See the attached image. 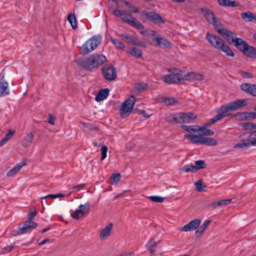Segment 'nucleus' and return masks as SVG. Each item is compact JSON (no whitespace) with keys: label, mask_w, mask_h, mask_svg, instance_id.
Instances as JSON below:
<instances>
[{"label":"nucleus","mask_w":256,"mask_h":256,"mask_svg":"<svg viewBox=\"0 0 256 256\" xmlns=\"http://www.w3.org/2000/svg\"><path fill=\"white\" fill-rule=\"evenodd\" d=\"M67 19L74 30L78 28L76 18L74 13L70 14L68 16Z\"/></svg>","instance_id":"31"},{"label":"nucleus","mask_w":256,"mask_h":256,"mask_svg":"<svg viewBox=\"0 0 256 256\" xmlns=\"http://www.w3.org/2000/svg\"><path fill=\"white\" fill-rule=\"evenodd\" d=\"M36 226L37 224L34 222H29L26 220L19 224L18 230L12 231V234L14 236H17L28 233L31 232L33 229L36 228Z\"/></svg>","instance_id":"10"},{"label":"nucleus","mask_w":256,"mask_h":256,"mask_svg":"<svg viewBox=\"0 0 256 256\" xmlns=\"http://www.w3.org/2000/svg\"><path fill=\"white\" fill-rule=\"evenodd\" d=\"M112 226V224L110 223L105 228L100 232V240H106L110 234Z\"/></svg>","instance_id":"24"},{"label":"nucleus","mask_w":256,"mask_h":256,"mask_svg":"<svg viewBox=\"0 0 256 256\" xmlns=\"http://www.w3.org/2000/svg\"><path fill=\"white\" fill-rule=\"evenodd\" d=\"M242 136L246 139L236 144L234 148H248L251 146H256V130L244 133Z\"/></svg>","instance_id":"5"},{"label":"nucleus","mask_w":256,"mask_h":256,"mask_svg":"<svg viewBox=\"0 0 256 256\" xmlns=\"http://www.w3.org/2000/svg\"><path fill=\"white\" fill-rule=\"evenodd\" d=\"M124 4L126 6H128L129 8H130L131 12H134V13H138L139 12L138 9L135 6H134L132 4H130V2H128L127 1L124 0Z\"/></svg>","instance_id":"42"},{"label":"nucleus","mask_w":256,"mask_h":256,"mask_svg":"<svg viewBox=\"0 0 256 256\" xmlns=\"http://www.w3.org/2000/svg\"><path fill=\"white\" fill-rule=\"evenodd\" d=\"M135 98L132 96L127 98L122 104L120 109V114L122 117L124 118L132 112L135 103Z\"/></svg>","instance_id":"12"},{"label":"nucleus","mask_w":256,"mask_h":256,"mask_svg":"<svg viewBox=\"0 0 256 256\" xmlns=\"http://www.w3.org/2000/svg\"><path fill=\"white\" fill-rule=\"evenodd\" d=\"M123 40L126 42L135 46H146L140 40H138L135 36L130 34H121L119 36Z\"/></svg>","instance_id":"18"},{"label":"nucleus","mask_w":256,"mask_h":256,"mask_svg":"<svg viewBox=\"0 0 256 256\" xmlns=\"http://www.w3.org/2000/svg\"><path fill=\"white\" fill-rule=\"evenodd\" d=\"M106 61V58L104 56L93 54L86 58L81 60V67L92 70L102 65Z\"/></svg>","instance_id":"3"},{"label":"nucleus","mask_w":256,"mask_h":256,"mask_svg":"<svg viewBox=\"0 0 256 256\" xmlns=\"http://www.w3.org/2000/svg\"><path fill=\"white\" fill-rule=\"evenodd\" d=\"M25 165L26 163L24 162H22L18 164L7 172L6 176L10 177L14 176L20 170V168Z\"/></svg>","instance_id":"26"},{"label":"nucleus","mask_w":256,"mask_h":256,"mask_svg":"<svg viewBox=\"0 0 256 256\" xmlns=\"http://www.w3.org/2000/svg\"><path fill=\"white\" fill-rule=\"evenodd\" d=\"M184 137L196 144H206L207 146H215L217 144L216 140L198 135L185 134Z\"/></svg>","instance_id":"8"},{"label":"nucleus","mask_w":256,"mask_h":256,"mask_svg":"<svg viewBox=\"0 0 256 256\" xmlns=\"http://www.w3.org/2000/svg\"><path fill=\"white\" fill-rule=\"evenodd\" d=\"M102 72L104 78L107 80L112 81L116 78V70L112 65L105 66L102 67Z\"/></svg>","instance_id":"14"},{"label":"nucleus","mask_w":256,"mask_h":256,"mask_svg":"<svg viewBox=\"0 0 256 256\" xmlns=\"http://www.w3.org/2000/svg\"><path fill=\"white\" fill-rule=\"evenodd\" d=\"M37 214V210L34 208H31L28 214V218L27 220L29 222H33L32 220L34 218V216H36Z\"/></svg>","instance_id":"40"},{"label":"nucleus","mask_w":256,"mask_h":256,"mask_svg":"<svg viewBox=\"0 0 256 256\" xmlns=\"http://www.w3.org/2000/svg\"><path fill=\"white\" fill-rule=\"evenodd\" d=\"M66 195L62 194H49L46 196H43L42 199V202L43 204L42 200L46 198H64Z\"/></svg>","instance_id":"39"},{"label":"nucleus","mask_w":256,"mask_h":256,"mask_svg":"<svg viewBox=\"0 0 256 256\" xmlns=\"http://www.w3.org/2000/svg\"><path fill=\"white\" fill-rule=\"evenodd\" d=\"M101 41L102 36H93L81 46V53L86 54L92 52L98 46Z\"/></svg>","instance_id":"6"},{"label":"nucleus","mask_w":256,"mask_h":256,"mask_svg":"<svg viewBox=\"0 0 256 256\" xmlns=\"http://www.w3.org/2000/svg\"><path fill=\"white\" fill-rule=\"evenodd\" d=\"M246 104V102L244 100H239L228 103L226 105L222 106L218 110L217 114L206 123V126L214 124L222 118L228 116L229 112L236 110L244 106Z\"/></svg>","instance_id":"1"},{"label":"nucleus","mask_w":256,"mask_h":256,"mask_svg":"<svg viewBox=\"0 0 256 256\" xmlns=\"http://www.w3.org/2000/svg\"><path fill=\"white\" fill-rule=\"evenodd\" d=\"M148 35L149 36H156L157 35H156V32L154 31V30H150V32H149V33L148 34Z\"/></svg>","instance_id":"56"},{"label":"nucleus","mask_w":256,"mask_h":256,"mask_svg":"<svg viewBox=\"0 0 256 256\" xmlns=\"http://www.w3.org/2000/svg\"><path fill=\"white\" fill-rule=\"evenodd\" d=\"M232 201V199H224L218 202H216L210 204V206L216 208L220 206H224L228 204Z\"/></svg>","instance_id":"34"},{"label":"nucleus","mask_w":256,"mask_h":256,"mask_svg":"<svg viewBox=\"0 0 256 256\" xmlns=\"http://www.w3.org/2000/svg\"><path fill=\"white\" fill-rule=\"evenodd\" d=\"M200 222V219L192 220L188 224L180 228V230L182 232L192 231L199 226Z\"/></svg>","instance_id":"19"},{"label":"nucleus","mask_w":256,"mask_h":256,"mask_svg":"<svg viewBox=\"0 0 256 256\" xmlns=\"http://www.w3.org/2000/svg\"><path fill=\"white\" fill-rule=\"evenodd\" d=\"M147 88L148 84L146 83L140 82L136 85L133 90L134 92H140L146 90Z\"/></svg>","instance_id":"36"},{"label":"nucleus","mask_w":256,"mask_h":256,"mask_svg":"<svg viewBox=\"0 0 256 256\" xmlns=\"http://www.w3.org/2000/svg\"><path fill=\"white\" fill-rule=\"evenodd\" d=\"M254 38L256 40V34H254L253 36Z\"/></svg>","instance_id":"62"},{"label":"nucleus","mask_w":256,"mask_h":256,"mask_svg":"<svg viewBox=\"0 0 256 256\" xmlns=\"http://www.w3.org/2000/svg\"><path fill=\"white\" fill-rule=\"evenodd\" d=\"M196 118V116L192 112L179 113L173 118L176 123H188L190 121Z\"/></svg>","instance_id":"13"},{"label":"nucleus","mask_w":256,"mask_h":256,"mask_svg":"<svg viewBox=\"0 0 256 256\" xmlns=\"http://www.w3.org/2000/svg\"><path fill=\"white\" fill-rule=\"evenodd\" d=\"M49 230V228H44L42 230V232L44 233V232H46L47 230Z\"/></svg>","instance_id":"59"},{"label":"nucleus","mask_w":256,"mask_h":256,"mask_svg":"<svg viewBox=\"0 0 256 256\" xmlns=\"http://www.w3.org/2000/svg\"><path fill=\"white\" fill-rule=\"evenodd\" d=\"M120 175L118 173L113 174L110 177L111 180H112L116 184L118 183V182L120 180Z\"/></svg>","instance_id":"48"},{"label":"nucleus","mask_w":256,"mask_h":256,"mask_svg":"<svg viewBox=\"0 0 256 256\" xmlns=\"http://www.w3.org/2000/svg\"><path fill=\"white\" fill-rule=\"evenodd\" d=\"M194 126H182V129L188 132H198V130L194 128Z\"/></svg>","instance_id":"45"},{"label":"nucleus","mask_w":256,"mask_h":256,"mask_svg":"<svg viewBox=\"0 0 256 256\" xmlns=\"http://www.w3.org/2000/svg\"><path fill=\"white\" fill-rule=\"evenodd\" d=\"M206 38L210 46L218 52H224L228 56H234V54L230 47L219 36L208 32Z\"/></svg>","instance_id":"2"},{"label":"nucleus","mask_w":256,"mask_h":256,"mask_svg":"<svg viewBox=\"0 0 256 256\" xmlns=\"http://www.w3.org/2000/svg\"><path fill=\"white\" fill-rule=\"evenodd\" d=\"M242 18L246 22L254 21L256 22V16L250 12H246L241 14Z\"/></svg>","instance_id":"28"},{"label":"nucleus","mask_w":256,"mask_h":256,"mask_svg":"<svg viewBox=\"0 0 256 256\" xmlns=\"http://www.w3.org/2000/svg\"><path fill=\"white\" fill-rule=\"evenodd\" d=\"M140 16L144 20L150 22L154 24L160 25L166 22L165 18H163L160 14L154 12L142 11L140 12Z\"/></svg>","instance_id":"9"},{"label":"nucleus","mask_w":256,"mask_h":256,"mask_svg":"<svg viewBox=\"0 0 256 256\" xmlns=\"http://www.w3.org/2000/svg\"><path fill=\"white\" fill-rule=\"evenodd\" d=\"M4 76L1 78L0 82V96H4L9 94L8 83L4 80Z\"/></svg>","instance_id":"23"},{"label":"nucleus","mask_w":256,"mask_h":256,"mask_svg":"<svg viewBox=\"0 0 256 256\" xmlns=\"http://www.w3.org/2000/svg\"><path fill=\"white\" fill-rule=\"evenodd\" d=\"M217 32L230 43L234 44L236 46L238 40H242L241 38H236V35L234 33L225 28L218 29L217 30Z\"/></svg>","instance_id":"15"},{"label":"nucleus","mask_w":256,"mask_h":256,"mask_svg":"<svg viewBox=\"0 0 256 256\" xmlns=\"http://www.w3.org/2000/svg\"><path fill=\"white\" fill-rule=\"evenodd\" d=\"M172 0L174 2H185V0Z\"/></svg>","instance_id":"57"},{"label":"nucleus","mask_w":256,"mask_h":256,"mask_svg":"<svg viewBox=\"0 0 256 256\" xmlns=\"http://www.w3.org/2000/svg\"><path fill=\"white\" fill-rule=\"evenodd\" d=\"M157 243L155 241L154 238H152L146 244V248L148 250L151 254H153L156 252V247Z\"/></svg>","instance_id":"29"},{"label":"nucleus","mask_w":256,"mask_h":256,"mask_svg":"<svg viewBox=\"0 0 256 256\" xmlns=\"http://www.w3.org/2000/svg\"><path fill=\"white\" fill-rule=\"evenodd\" d=\"M140 114L146 118H148L150 117V114H147L145 110H141Z\"/></svg>","instance_id":"55"},{"label":"nucleus","mask_w":256,"mask_h":256,"mask_svg":"<svg viewBox=\"0 0 256 256\" xmlns=\"http://www.w3.org/2000/svg\"><path fill=\"white\" fill-rule=\"evenodd\" d=\"M107 151H108V147L106 146H104L101 148V153H102V158L101 160H104L107 156Z\"/></svg>","instance_id":"46"},{"label":"nucleus","mask_w":256,"mask_h":256,"mask_svg":"<svg viewBox=\"0 0 256 256\" xmlns=\"http://www.w3.org/2000/svg\"><path fill=\"white\" fill-rule=\"evenodd\" d=\"M206 123L205 124L204 126L200 127L198 129V132H202L203 135L204 136H212L214 134V132L212 130L210 129L206 128Z\"/></svg>","instance_id":"37"},{"label":"nucleus","mask_w":256,"mask_h":256,"mask_svg":"<svg viewBox=\"0 0 256 256\" xmlns=\"http://www.w3.org/2000/svg\"><path fill=\"white\" fill-rule=\"evenodd\" d=\"M162 80L168 84H178L184 78L181 70L174 69L172 73L164 76Z\"/></svg>","instance_id":"11"},{"label":"nucleus","mask_w":256,"mask_h":256,"mask_svg":"<svg viewBox=\"0 0 256 256\" xmlns=\"http://www.w3.org/2000/svg\"><path fill=\"white\" fill-rule=\"evenodd\" d=\"M55 119V118H54L52 114H50L48 115V122L52 125H54Z\"/></svg>","instance_id":"51"},{"label":"nucleus","mask_w":256,"mask_h":256,"mask_svg":"<svg viewBox=\"0 0 256 256\" xmlns=\"http://www.w3.org/2000/svg\"><path fill=\"white\" fill-rule=\"evenodd\" d=\"M110 90L108 88L100 90L95 97L96 102H100L106 99L108 96Z\"/></svg>","instance_id":"25"},{"label":"nucleus","mask_w":256,"mask_h":256,"mask_svg":"<svg viewBox=\"0 0 256 256\" xmlns=\"http://www.w3.org/2000/svg\"><path fill=\"white\" fill-rule=\"evenodd\" d=\"M201 12L204 14V17L207 21L212 24L216 28L221 26L220 22L217 20L214 13L208 9L202 8Z\"/></svg>","instance_id":"17"},{"label":"nucleus","mask_w":256,"mask_h":256,"mask_svg":"<svg viewBox=\"0 0 256 256\" xmlns=\"http://www.w3.org/2000/svg\"><path fill=\"white\" fill-rule=\"evenodd\" d=\"M245 74L248 75V77H249V78H252V74L248 72H246Z\"/></svg>","instance_id":"58"},{"label":"nucleus","mask_w":256,"mask_h":256,"mask_svg":"<svg viewBox=\"0 0 256 256\" xmlns=\"http://www.w3.org/2000/svg\"><path fill=\"white\" fill-rule=\"evenodd\" d=\"M112 13L116 16L121 18L124 22L140 30V32L141 34L144 36V34L146 32V30H144V26L130 14L118 9L114 10Z\"/></svg>","instance_id":"4"},{"label":"nucleus","mask_w":256,"mask_h":256,"mask_svg":"<svg viewBox=\"0 0 256 256\" xmlns=\"http://www.w3.org/2000/svg\"><path fill=\"white\" fill-rule=\"evenodd\" d=\"M90 204L86 202L84 204H81V216L87 214L90 210Z\"/></svg>","instance_id":"38"},{"label":"nucleus","mask_w":256,"mask_h":256,"mask_svg":"<svg viewBox=\"0 0 256 256\" xmlns=\"http://www.w3.org/2000/svg\"><path fill=\"white\" fill-rule=\"evenodd\" d=\"M164 102L165 103L168 105H172L176 104L178 100L174 98H168L165 100Z\"/></svg>","instance_id":"49"},{"label":"nucleus","mask_w":256,"mask_h":256,"mask_svg":"<svg viewBox=\"0 0 256 256\" xmlns=\"http://www.w3.org/2000/svg\"><path fill=\"white\" fill-rule=\"evenodd\" d=\"M75 62L78 66H80V62H79L78 60H76Z\"/></svg>","instance_id":"60"},{"label":"nucleus","mask_w":256,"mask_h":256,"mask_svg":"<svg viewBox=\"0 0 256 256\" xmlns=\"http://www.w3.org/2000/svg\"><path fill=\"white\" fill-rule=\"evenodd\" d=\"M220 5L226 7H235L238 6V4L236 1L230 0H218Z\"/></svg>","instance_id":"30"},{"label":"nucleus","mask_w":256,"mask_h":256,"mask_svg":"<svg viewBox=\"0 0 256 256\" xmlns=\"http://www.w3.org/2000/svg\"><path fill=\"white\" fill-rule=\"evenodd\" d=\"M16 131L12 130H10L4 137L0 142V146H4L9 140H10L14 135Z\"/></svg>","instance_id":"32"},{"label":"nucleus","mask_w":256,"mask_h":256,"mask_svg":"<svg viewBox=\"0 0 256 256\" xmlns=\"http://www.w3.org/2000/svg\"><path fill=\"white\" fill-rule=\"evenodd\" d=\"M254 110L256 111V106L254 107Z\"/></svg>","instance_id":"64"},{"label":"nucleus","mask_w":256,"mask_h":256,"mask_svg":"<svg viewBox=\"0 0 256 256\" xmlns=\"http://www.w3.org/2000/svg\"><path fill=\"white\" fill-rule=\"evenodd\" d=\"M243 127L245 130H256V124L246 122L243 124Z\"/></svg>","instance_id":"43"},{"label":"nucleus","mask_w":256,"mask_h":256,"mask_svg":"<svg viewBox=\"0 0 256 256\" xmlns=\"http://www.w3.org/2000/svg\"><path fill=\"white\" fill-rule=\"evenodd\" d=\"M128 52L132 56H135L137 58H140L142 54V50L136 47H133L132 48L130 49Z\"/></svg>","instance_id":"35"},{"label":"nucleus","mask_w":256,"mask_h":256,"mask_svg":"<svg viewBox=\"0 0 256 256\" xmlns=\"http://www.w3.org/2000/svg\"><path fill=\"white\" fill-rule=\"evenodd\" d=\"M246 116L248 118L254 119L256 118V112H250L246 113Z\"/></svg>","instance_id":"52"},{"label":"nucleus","mask_w":256,"mask_h":256,"mask_svg":"<svg viewBox=\"0 0 256 256\" xmlns=\"http://www.w3.org/2000/svg\"><path fill=\"white\" fill-rule=\"evenodd\" d=\"M110 41L116 48L123 50L125 48L124 43L118 39L114 38L112 37L110 38Z\"/></svg>","instance_id":"33"},{"label":"nucleus","mask_w":256,"mask_h":256,"mask_svg":"<svg viewBox=\"0 0 256 256\" xmlns=\"http://www.w3.org/2000/svg\"><path fill=\"white\" fill-rule=\"evenodd\" d=\"M242 90L245 92L256 96V84H243L240 86Z\"/></svg>","instance_id":"21"},{"label":"nucleus","mask_w":256,"mask_h":256,"mask_svg":"<svg viewBox=\"0 0 256 256\" xmlns=\"http://www.w3.org/2000/svg\"><path fill=\"white\" fill-rule=\"evenodd\" d=\"M79 187H80V184H78V185H76V186H74V188H79Z\"/></svg>","instance_id":"63"},{"label":"nucleus","mask_w":256,"mask_h":256,"mask_svg":"<svg viewBox=\"0 0 256 256\" xmlns=\"http://www.w3.org/2000/svg\"><path fill=\"white\" fill-rule=\"evenodd\" d=\"M236 48L244 56L252 58H256V48L250 46L244 40H238Z\"/></svg>","instance_id":"7"},{"label":"nucleus","mask_w":256,"mask_h":256,"mask_svg":"<svg viewBox=\"0 0 256 256\" xmlns=\"http://www.w3.org/2000/svg\"><path fill=\"white\" fill-rule=\"evenodd\" d=\"M184 80L192 81V80H202L203 79V76L198 72H188L184 77Z\"/></svg>","instance_id":"22"},{"label":"nucleus","mask_w":256,"mask_h":256,"mask_svg":"<svg viewBox=\"0 0 256 256\" xmlns=\"http://www.w3.org/2000/svg\"><path fill=\"white\" fill-rule=\"evenodd\" d=\"M80 214V206L74 212L71 213V216L74 219L78 220L79 218L78 215Z\"/></svg>","instance_id":"47"},{"label":"nucleus","mask_w":256,"mask_h":256,"mask_svg":"<svg viewBox=\"0 0 256 256\" xmlns=\"http://www.w3.org/2000/svg\"><path fill=\"white\" fill-rule=\"evenodd\" d=\"M34 138V136L32 132L28 133L26 136L24 138L22 142V146L23 147L26 148L30 146V144L32 142Z\"/></svg>","instance_id":"27"},{"label":"nucleus","mask_w":256,"mask_h":256,"mask_svg":"<svg viewBox=\"0 0 256 256\" xmlns=\"http://www.w3.org/2000/svg\"><path fill=\"white\" fill-rule=\"evenodd\" d=\"M50 240L48 238H45L44 240H42L41 242L38 243V246H42L47 242H50Z\"/></svg>","instance_id":"54"},{"label":"nucleus","mask_w":256,"mask_h":256,"mask_svg":"<svg viewBox=\"0 0 256 256\" xmlns=\"http://www.w3.org/2000/svg\"><path fill=\"white\" fill-rule=\"evenodd\" d=\"M150 200L155 202H162L164 201V198L160 196H152L148 197Z\"/></svg>","instance_id":"41"},{"label":"nucleus","mask_w":256,"mask_h":256,"mask_svg":"<svg viewBox=\"0 0 256 256\" xmlns=\"http://www.w3.org/2000/svg\"><path fill=\"white\" fill-rule=\"evenodd\" d=\"M14 248V246L12 245H10L9 246H8L6 248H3L4 250H5V252H10L12 251Z\"/></svg>","instance_id":"53"},{"label":"nucleus","mask_w":256,"mask_h":256,"mask_svg":"<svg viewBox=\"0 0 256 256\" xmlns=\"http://www.w3.org/2000/svg\"><path fill=\"white\" fill-rule=\"evenodd\" d=\"M157 45L164 48H170L172 47L170 42L166 39L158 34L155 38Z\"/></svg>","instance_id":"20"},{"label":"nucleus","mask_w":256,"mask_h":256,"mask_svg":"<svg viewBox=\"0 0 256 256\" xmlns=\"http://www.w3.org/2000/svg\"><path fill=\"white\" fill-rule=\"evenodd\" d=\"M121 256H132V254H123V255H122Z\"/></svg>","instance_id":"61"},{"label":"nucleus","mask_w":256,"mask_h":256,"mask_svg":"<svg viewBox=\"0 0 256 256\" xmlns=\"http://www.w3.org/2000/svg\"><path fill=\"white\" fill-rule=\"evenodd\" d=\"M210 223V220H205L204 224L200 226V228L196 230V232H200V234H202L206 228L208 226L209 224Z\"/></svg>","instance_id":"44"},{"label":"nucleus","mask_w":256,"mask_h":256,"mask_svg":"<svg viewBox=\"0 0 256 256\" xmlns=\"http://www.w3.org/2000/svg\"><path fill=\"white\" fill-rule=\"evenodd\" d=\"M206 167V164L204 160H199L195 162V165L190 164L184 166L182 168V172H194L197 170L204 168Z\"/></svg>","instance_id":"16"},{"label":"nucleus","mask_w":256,"mask_h":256,"mask_svg":"<svg viewBox=\"0 0 256 256\" xmlns=\"http://www.w3.org/2000/svg\"><path fill=\"white\" fill-rule=\"evenodd\" d=\"M195 186L196 190L198 192H202L204 190L202 188V180H198V181L196 182Z\"/></svg>","instance_id":"50"}]
</instances>
